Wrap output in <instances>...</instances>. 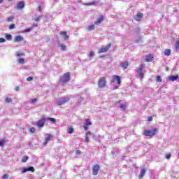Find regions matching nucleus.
<instances>
[{"label": "nucleus", "instance_id": "f257e3e1", "mask_svg": "<svg viewBox=\"0 0 179 179\" xmlns=\"http://www.w3.org/2000/svg\"><path fill=\"white\" fill-rule=\"evenodd\" d=\"M157 131H159V129L157 128H154L152 130H144L143 135L145 136H150V138H152V136H155L156 135Z\"/></svg>", "mask_w": 179, "mask_h": 179}, {"label": "nucleus", "instance_id": "f03ea898", "mask_svg": "<svg viewBox=\"0 0 179 179\" xmlns=\"http://www.w3.org/2000/svg\"><path fill=\"white\" fill-rule=\"evenodd\" d=\"M107 86V79L106 77H101L98 80V87L99 89H104Z\"/></svg>", "mask_w": 179, "mask_h": 179}, {"label": "nucleus", "instance_id": "7ed1b4c3", "mask_svg": "<svg viewBox=\"0 0 179 179\" xmlns=\"http://www.w3.org/2000/svg\"><path fill=\"white\" fill-rule=\"evenodd\" d=\"M71 80V74L69 73H65L60 77V82L64 85Z\"/></svg>", "mask_w": 179, "mask_h": 179}, {"label": "nucleus", "instance_id": "20e7f679", "mask_svg": "<svg viewBox=\"0 0 179 179\" xmlns=\"http://www.w3.org/2000/svg\"><path fill=\"white\" fill-rule=\"evenodd\" d=\"M111 48V43H108L106 47H101L98 53L99 54H103V52H107Z\"/></svg>", "mask_w": 179, "mask_h": 179}, {"label": "nucleus", "instance_id": "39448f33", "mask_svg": "<svg viewBox=\"0 0 179 179\" xmlns=\"http://www.w3.org/2000/svg\"><path fill=\"white\" fill-rule=\"evenodd\" d=\"M100 171V166L99 164H95L92 166V176H97Z\"/></svg>", "mask_w": 179, "mask_h": 179}, {"label": "nucleus", "instance_id": "423d86ee", "mask_svg": "<svg viewBox=\"0 0 179 179\" xmlns=\"http://www.w3.org/2000/svg\"><path fill=\"white\" fill-rule=\"evenodd\" d=\"M47 122V118H42L37 121L36 125L38 128H43L44 127V124Z\"/></svg>", "mask_w": 179, "mask_h": 179}, {"label": "nucleus", "instance_id": "0eeeda50", "mask_svg": "<svg viewBox=\"0 0 179 179\" xmlns=\"http://www.w3.org/2000/svg\"><path fill=\"white\" fill-rule=\"evenodd\" d=\"M71 99L69 97H64L59 101H57V106H62L63 104H65V103H68Z\"/></svg>", "mask_w": 179, "mask_h": 179}, {"label": "nucleus", "instance_id": "6e6552de", "mask_svg": "<svg viewBox=\"0 0 179 179\" xmlns=\"http://www.w3.org/2000/svg\"><path fill=\"white\" fill-rule=\"evenodd\" d=\"M92 125V121L90 119H86L85 122L84 123L83 128L85 131H87L89 129V126Z\"/></svg>", "mask_w": 179, "mask_h": 179}, {"label": "nucleus", "instance_id": "1a4fd4ad", "mask_svg": "<svg viewBox=\"0 0 179 179\" xmlns=\"http://www.w3.org/2000/svg\"><path fill=\"white\" fill-rule=\"evenodd\" d=\"M142 17H143V13H138L134 17V20H136V22H141V20H142Z\"/></svg>", "mask_w": 179, "mask_h": 179}, {"label": "nucleus", "instance_id": "9d476101", "mask_svg": "<svg viewBox=\"0 0 179 179\" xmlns=\"http://www.w3.org/2000/svg\"><path fill=\"white\" fill-rule=\"evenodd\" d=\"M145 174H146V169L142 168L140 172V174H138V178L142 179L145 176Z\"/></svg>", "mask_w": 179, "mask_h": 179}, {"label": "nucleus", "instance_id": "9b49d317", "mask_svg": "<svg viewBox=\"0 0 179 179\" xmlns=\"http://www.w3.org/2000/svg\"><path fill=\"white\" fill-rule=\"evenodd\" d=\"M52 134H48V136L45 138V142L43 143L44 146L50 142V141L52 140Z\"/></svg>", "mask_w": 179, "mask_h": 179}, {"label": "nucleus", "instance_id": "f8f14e48", "mask_svg": "<svg viewBox=\"0 0 179 179\" xmlns=\"http://www.w3.org/2000/svg\"><path fill=\"white\" fill-rule=\"evenodd\" d=\"M27 171H31V173H34V168L33 166H29L28 168L22 169V173H27Z\"/></svg>", "mask_w": 179, "mask_h": 179}, {"label": "nucleus", "instance_id": "ddd939ff", "mask_svg": "<svg viewBox=\"0 0 179 179\" xmlns=\"http://www.w3.org/2000/svg\"><path fill=\"white\" fill-rule=\"evenodd\" d=\"M59 36H63L64 39L65 41H66L69 38V36H68V34H66V31H60Z\"/></svg>", "mask_w": 179, "mask_h": 179}, {"label": "nucleus", "instance_id": "4468645a", "mask_svg": "<svg viewBox=\"0 0 179 179\" xmlns=\"http://www.w3.org/2000/svg\"><path fill=\"white\" fill-rule=\"evenodd\" d=\"M24 38L22 36H16L14 38L15 43H20L21 41H23Z\"/></svg>", "mask_w": 179, "mask_h": 179}, {"label": "nucleus", "instance_id": "2eb2a0df", "mask_svg": "<svg viewBox=\"0 0 179 179\" xmlns=\"http://www.w3.org/2000/svg\"><path fill=\"white\" fill-rule=\"evenodd\" d=\"M17 9H23V8H24V1H19L17 3Z\"/></svg>", "mask_w": 179, "mask_h": 179}, {"label": "nucleus", "instance_id": "dca6fc26", "mask_svg": "<svg viewBox=\"0 0 179 179\" xmlns=\"http://www.w3.org/2000/svg\"><path fill=\"white\" fill-rule=\"evenodd\" d=\"M153 61V55L152 54L148 55L145 57V62H150Z\"/></svg>", "mask_w": 179, "mask_h": 179}, {"label": "nucleus", "instance_id": "f3484780", "mask_svg": "<svg viewBox=\"0 0 179 179\" xmlns=\"http://www.w3.org/2000/svg\"><path fill=\"white\" fill-rule=\"evenodd\" d=\"M129 63L128 62H123L120 63V66L122 69H127L128 68Z\"/></svg>", "mask_w": 179, "mask_h": 179}, {"label": "nucleus", "instance_id": "a211bd4d", "mask_svg": "<svg viewBox=\"0 0 179 179\" xmlns=\"http://www.w3.org/2000/svg\"><path fill=\"white\" fill-rule=\"evenodd\" d=\"M114 80H117V85L120 86V85H121V78L120 77V76H113V81Z\"/></svg>", "mask_w": 179, "mask_h": 179}, {"label": "nucleus", "instance_id": "6ab92c4d", "mask_svg": "<svg viewBox=\"0 0 179 179\" xmlns=\"http://www.w3.org/2000/svg\"><path fill=\"white\" fill-rule=\"evenodd\" d=\"M103 20H104L103 15H100L99 18L94 22V24H100Z\"/></svg>", "mask_w": 179, "mask_h": 179}, {"label": "nucleus", "instance_id": "aec40b11", "mask_svg": "<svg viewBox=\"0 0 179 179\" xmlns=\"http://www.w3.org/2000/svg\"><path fill=\"white\" fill-rule=\"evenodd\" d=\"M164 55H166V57H170V55H171V50L166 49L164 50Z\"/></svg>", "mask_w": 179, "mask_h": 179}, {"label": "nucleus", "instance_id": "412c9836", "mask_svg": "<svg viewBox=\"0 0 179 179\" xmlns=\"http://www.w3.org/2000/svg\"><path fill=\"white\" fill-rule=\"evenodd\" d=\"M169 79L172 82H174L175 80H177V79H178V76H171Z\"/></svg>", "mask_w": 179, "mask_h": 179}, {"label": "nucleus", "instance_id": "4be33fe9", "mask_svg": "<svg viewBox=\"0 0 179 179\" xmlns=\"http://www.w3.org/2000/svg\"><path fill=\"white\" fill-rule=\"evenodd\" d=\"M73 132H75V129H73V127H70L67 129V133L73 134Z\"/></svg>", "mask_w": 179, "mask_h": 179}, {"label": "nucleus", "instance_id": "5701e85b", "mask_svg": "<svg viewBox=\"0 0 179 179\" xmlns=\"http://www.w3.org/2000/svg\"><path fill=\"white\" fill-rule=\"evenodd\" d=\"M27 160H29V157L27 156H24L22 157V159H21V162L22 163H26V162H27Z\"/></svg>", "mask_w": 179, "mask_h": 179}, {"label": "nucleus", "instance_id": "b1692460", "mask_svg": "<svg viewBox=\"0 0 179 179\" xmlns=\"http://www.w3.org/2000/svg\"><path fill=\"white\" fill-rule=\"evenodd\" d=\"M87 30L88 31H90V30H94V24L89 25V26L87 27Z\"/></svg>", "mask_w": 179, "mask_h": 179}, {"label": "nucleus", "instance_id": "393cba45", "mask_svg": "<svg viewBox=\"0 0 179 179\" xmlns=\"http://www.w3.org/2000/svg\"><path fill=\"white\" fill-rule=\"evenodd\" d=\"M48 120L49 121H51V122H52L53 124H56L57 120H55V118H52V117H48L46 118V120Z\"/></svg>", "mask_w": 179, "mask_h": 179}, {"label": "nucleus", "instance_id": "a878e982", "mask_svg": "<svg viewBox=\"0 0 179 179\" xmlns=\"http://www.w3.org/2000/svg\"><path fill=\"white\" fill-rule=\"evenodd\" d=\"M59 47L61 48L62 51H65V50H66V46L64 44H59Z\"/></svg>", "mask_w": 179, "mask_h": 179}, {"label": "nucleus", "instance_id": "bb28decb", "mask_svg": "<svg viewBox=\"0 0 179 179\" xmlns=\"http://www.w3.org/2000/svg\"><path fill=\"white\" fill-rule=\"evenodd\" d=\"M6 38L8 40V41H10V40H12V36L10 34H6Z\"/></svg>", "mask_w": 179, "mask_h": 179}, {"label": "nucleus", "instance_id": "cd10ccee", "mask_svg": "<svg viewBox=\"0 0 179 179\" xmlns=\"http://www.w3.org/2000/svg\"><path fill=\"white\" fill-rule=\"evenodd\" d=\"M15 55H16V57H22V56L24 55V53H22L20 52H16Z\"/></svg>", "mask_w": 179, "mask_h": 179}, {"label": "nucleus", "instance_id": "c85d7f7f", "mask_svg": "<svg viewBox=\"0 0 179 179\" xmlns=\"http://www.w3.org/2000/svg\"><path fill=\"white\" fill-rule=\"evenodd\" d=\"M5 103H12V99L9 97H6L5 99Z\"/></svg>", "mask_w": 179, "mask_h": 179}, {"label": "nucleus", "instance_id": "c756f323", "mask_svg": "<svg viewBox=\"0 0 179 179\" xmlns=\"http://www.w3.org/2000/svg\"><path fill=\"white\" fill-rule=\"evenodd\" d=\"M162 77L160 76H157V78H156V82H162Z\"/></svg>", "mask_w": 179, "mask_h": 179}, {"label": "nucleus", "instance_id": "7c9ffc66", "mask_svg": "<svg viewBox=\"0 0 179 179\" xmlns=\"http://www.w3.org/2000/svg\"><path fill=\"white\" fill-rule=\"evenodd\" d=\"M138 69L139 72H143V64H140Z\"/></svg>", "mask_w": 179, "mask_h": 179}, {"label": "nucleus", "instance_id": "2f4dec72", "mask_svg": "<svg viewBox=\"0 0 179 179\" xmlns=\"http://www.w3.org/2000/svg\"><path fill=\"white\" fill-rule=\"evenodd\" d=\"M19 64H24V59L20 58L18 59Z\"/></svg>", "mask_w": 179, "mask_h": 179}, {"label": "nucleus", "instance_id": "473e14b6", "mask_svg": "<svg viewBox=\"0 0 179 179\" xmlns=\"http://www.w3.org/2000/svg\"><path fill=\"white\" fill-rule=\"evenodd\" d=\"M176 49L178 50L179 49V40L176 41Z\"/></svg>", "mask_w": 179, "mask_h": 179}, {"label": "nucleus", "instance_id": "72a5a7b5", "mask_svg": "<svg viewBox=\"0 0 179 179\" xmlns=\"http://www.w3.org/2000/svg\"><path fill=\"white\" fill-rule=\"evenodd\" d=\"M120 108H122V110H126L127 105H125V104L120 105Z\"/></svg>", "mask_w": 179, "mask_h": 179}, {"label": "nucleus", "instance_id": "f704fd0d", "mask_svg": "<svg viewBox=\"0 0 179 179\" xmlns=\"http://www.w3.org/2000/svg\"><path fill=\"white\" fill-rule=\"evenodd\" d=\"M139 76L141 79H143V71H139Z\"/></svg>", "mask_w": 179, "mask_h": 179}, {"label": "nucleus", "instance_id": "c9c22d12", "mask_svg": "<svg viewBox=\"0 0 179 179\" xmlns=\"http://www.w3.org/2000/svg\"><path fill=\"white\" fill-rule=\"evenodd\" d=\"M14 28H15V24H11L9 26V29H10V30H13Z\"/></svg>", "mask_w": 179, "mask_h": 179}, {"label": "nucleus", "instance_id": "e433bc0d", "mask_svg": "<svg viewBox=\"0 0 179 179\" xmlns=\"http://www.w3.org/2000/svg\"><path fill=\"white\" fill-rule=\"evenodd\" d=\"M27 82H31V80H33V77L29 76L27 78Z\"/></svg>", "mask_w": 179, "mask_h": 179}, {"label": "nucleus", "instance_id": "4c0bfd02", "mask_svg": "<svg viewBox=\"0 0 179 179\" xmlns=\"http://www.w3.org/2000/svg\"><path fill=\"white\" fill-rule=\"evenodd\" d=\"M13 19H14L13 16H11V17L8 18V22H13Z\"/></svg>", "mask_w": 179, "mask_h": 179}, {"label": "nucleus", "instance_id": "58836bf2", "mask_svg": "<svg viewBox=\"0 0 179 179\" xmlns=\"http://www.w3.org/2000/svg\"><path fill=\"white\" fill-rule=\"evenodd\" d=\"M8 177H9V176L8 175V173H5V174L3 176V179H8Z\"/></svg>", "mask_w": 179, "mask_h": 179}, {"label": "nucleus", "instance_id": "ea45409f", "mask_svg": "<svg viewBox=\"0 0 179 179\" xmlns=\"http://www.w3.org/2000/svg\"><path fill=\"white\" fill-rule=\"evenodd\" d=\"M148 121L149 122H150V121H153V117L149 116L148 118Z\"/></svg>", "mask_w": 179, "mask_h": 179}, {"label": "nucleus", "instance_id": "a19ab883", "mask_svg": "<svg viewBox=\"0 0 179 179\" xmlns=\"http://www.w3.org/2000/svg\"><path fill=\"white\" fill-rule=\"evenodd\" d=\"M4 143H5V141L3 139L0 141V146H3Z\"/></svg>", "mask_w": 179, "mask_h": 179}, {"label": "nucleus", "instance_id": "79ce46f5", "mask_svg": "<svg viewBox=\"0 0 179 179\" xmlns=\"http://www.w3.org/2000/svg\"><path fill=\"white\" fill-rule=\"evenodd\" d=\"M170 157H171V154L169 153L166 155V159H169Z\"/></svg>", "mask_w": 179, "mask_h": 179}, {"label": "nucleus", "instance_id": "37998d69", "mask_svg": "<svg viewBox=\"0 0 179 179\" xmlns=\"http://www.w3.org/2000/svg\"><path fill=\"white\" fill-rule=\"evenodd\" d=\"M30 30H31V28L26 29L24 30V31L25 33H29V31H30Z\"/></svg>", "mask_w": 179, "mask_h": 179}, {"label": "nucleus", "instance_id": "c03bdc74", "mask_svg": "<svg viewBox=\"0 0 179 179\" xmlns=\"http://www.w3.org/2000/svg\"><path fill=\"white\" fill-rule=\"evenodd\" d=\"M87 5H89V6H90V5H96V1H92L91 3H87Z\"/></svg>", "mask_w": 179, "mask_h": 179}, {"label": "nucleus", "instance_id": "a18cd8bd", "mask_svg": "<svg viewBox=\"0 0 179 179\" xmlns=\"http://www.w3.org/2000/svg\"><path fill=\"white\" fill-rule=\"evenodd\" d=\"M36 131V129H34V127H32L30 129V132H31L32 134L34 133Z\"/></svg>", "mask_w": 179, "mask_h": 179}, {"label": "nucleus", "instance_id": "49530a36", "mask_svg": "<svg viewBox=\"0 0 179 179\" xmlns=\"http://www.w3.org/2000/svg\"><path fill=\"white\" fill-rule=\"evenodd\" d=\"M37 101V99L35 98V99H33L31 100V103H36Z\"/></svg>", "mask_w": 179, "mask_h": 179}, {"label": "nucleus", "instance_id": "de8ad7c7", "mask_svg": "<svg viewBox=\"0 0 179 179\" xmlns=\"http://www.w3.org/2000/svg\"><path fill=\"white\" fill-rule=\"evenodd\" d=\"M0 43H5V38H0Z\"/></svg>", "mask_w": 179, "mask_h": 179}, {"label": "nucleus", "instance_id": "09e8293b", "mask_svg": "<svg viewBox=\"0 0 179 179\" xmlns=\"http://www.w3.org/2000/svg\"><path fill=\"white\" fill-rule=\"evenodd\" d=\"M93 52H90V54L88 55V57H90V58H92V57H93Z\"/></svg>", "mask_w": 179, "mask_h": 179}, {"label": "nucleus", "instance_id": "8fccbe9b", "mask_svg": "<svg viewBox=\"0 0 179 179\" xmlns=\"http://www.w3.org/2000/svg\"><path fill=\"white\" fill-rule=\"evenodd\" d=\"M85 142L89 143L90 141L89 140V137L87 136L85 138Z\"/></svg>", "mask_w": 179, "mask_h": 179}, {"label": "nucleus", "instance_id": "3c124183", "mask_svg": "<svg viewBox=\"0 0 179 179\" xmlns=\"http://www.w3.org/2000/svg\"><path fill=\"white\" fill-rule=\"evenodd\" d=\"M76 155H81L82 152H80V150H76Z\"/></svg>", "mask_w": 179, "mask_h": 179}, {"label": "nucleus", "instance_id": "603ef678", "mask_svg": "<svg viewBox=\"0 0 179 179\" xmlns=\"http://www.w3.org/2000/svg\"><path fill=\"white\" fill-rule=\"evenodd\" d=\"M35 22H40V17H36Z\"/></svg>", "mask_w": 179, "mask_h": 179}, {"label": "nucleus", "instance_id": "864d4df0", "mask_svg": "<svg viewBox=\"0 0 179 179\" xmlns=\"http://www.w3.org/2000/svg\"><path fill=\"white\" fill-rule=\"evenodd\" d=\"M19 89H20L19 86H17V87H15V90L16 92H19Z\"/></svg>", "mask_w": 179, "mask_h": 179}, {"label": "nucleus", "instance_id": "5fc2aeb1", "mask_svg": "<svg viewBox=\"0 0 179 179\" xmlns=\"http://www.w3.org/2000/svg\"><path fill=\"white\" fill-rule=\"evenodd\" d=\"M38 11H39V12H41V10H41V6H38Z\"/></svg>", "mask_w": 179, "mask_h": 179}, {"label": "nucleus", "instance_id": "6e6d98bb", "mask_svg": "<svg viewBox=\"0 0 179 179\" xmlns=\"http://www.w3.org/2000/svg\"><path fill=\"white\" fill-rule=\"evenodd\" d=\"M88 135H91L90 131H88V132L86 134V136H87Z\"/></svg>", "mask_w": 179, "mask_h": 179}, {"label": "nucleus", "instance_id": "4d7b16f0", "mask_svg": "<svg viewBox=\"0 0 179 179\" xmlns=\"http://www.w3.org/2000/svg\"><path fill=\"white\" fill-rule=\"evenodd\" d=\"M3 2V0H0V3H2Z\"/></svg>", "mask_w": 179, "mask_h": 179}, {"label": "nucleus", "instance_id": "13d9d810", "mask_svg": "<svg viewBox=\"0 0 179 179\" xmlns=\"http://www.w3.org/2000/svg\"><path fill=\"white\" fill-rule=\"evenodd\" d=\"M8 1H12V0H8Z\"/></svg>", "mask_w": 179, "mask_h": 179}]
</instances>
